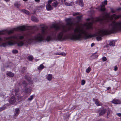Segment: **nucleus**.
Masks as SVG:
<instances>
[{
  "instance_id": "nucleus-37",
  "label": "nucleus",
  "mask_w": 121,
  "mask_h": 121,
  "mask_svg": "<svg viewBox=\"0 0 121 121\" xmlns=\"http://www.w3.org/2000/svg\"><path fill=\"white\" fill-rule=\"evenodd\" d=\"M111 12L112 13H114L115 11L114 9H111Z\"/></svg>"
},
{
  "instance_id": "nucleus-4",
  "label": "nucleus",
  "mask_w": 121,
  "mask_h": 121,
  "mask_svg": "<svg viewBox=\"0 0 121 121\" xmlns=\"http://www.w3.org/2000/svg\"><path fill=\"white\" fill-rule=\"evenodd\" d=\"M27 30L26 27L24 26H23L17 27L16 28H14L12 30L9 31L7 30L0 31V35H4L6 33L8 34H10L13 33L14 31H23Z\"/></svg>"
},
{
  "instance_id": "nucleus-6",
  "label": "nucleus",
  "mask_w": 121,
  "mask_h": 121,
  "mask_svg": "<svg viewBox=\"0 0 121 121\" xmlns=\"http://www.w3.org/2000/svg\"><path fill=\"white\" fill-rule=\"evenodd\" d=\"M20 110L18 108L15 109L14 112V114L13 115V117H15L17 116L19 114L20 112Z\"/></svg>"
},
{
  "instance_id": "nucleus-26",
  "label": "nucleus",
  "mask_w": 121,
  "mask_h": 121,
  "mask_svg": "<svg viewBox=\"0 0 121 121\" xmlns=\"http://www.w3.org/2000/svg\"><path fill=\"white\" fill-rule=\"evenodd\" d=\"M66 53L64 52H60V55H61L63 56H65Z\"/></svg>"
},
{
  "instance_id": "nucleus-1",
  "label": "nucleus",
  "mask_w": 121,
  "mask_h": 121,
  "mask_svg": "<svg viewBox=\"0 0 121 121\" xmlns=\"http://www.w3.org/2000/svg\"><path fill=\"white\" fill-rule=\"evenodd\" d=\"M121 16L120 15H117L113 14L111 16L108 15L106 19L103 17H99L94 18L92 17L87 19V22L84 25H78L74 30V33L70 36L72 40H79L82 39H87L93 36H96L98 41L101 40V36L110 33L116 32L121 31V21L112 22L108 29H101L98 32V34L91 35L89 34L87 29L92 28V24L95 22L104 20L107 22L111 20L113 18L115 19H119Z\"/></svg>"
},
{
  "instance_id": "nucleus-38",
  "label": "nucleus",
  "mask_w": 121,
  "mask_h": 121,
  "mask_svg": "<svg viewBox=\"0 0 121 121\" xmlns=\"http://www.w3.org/2000/svg\"><path fill=\"white\" fill-rule=\"evenodd\" d=\"M35 1L38 3H39L40 2V0H35Z\"/></svg>"
},
{
  "instance_id": "nucleus-31",
  "label": "nucleus",
  "mask_w": 121,
  "mask_h": 121,
  "mask_svg": "<svg viewBox=\"0 0 121 121\" xmlns=\"http://www.w3.org/2000/svg\"><path fill=\"white\" fill-rule=\"evenodd\" d=\"M79 14H80V13H73V15L74 16H75L77 15H79Z\"/></svg>"
},
{
  "instance_id": "nucleus-2",
  "label": "nucleus",
  "mask_w": 121,
  "mask_h": 121,
  "mask_svg": "<svg viewBox=\"0 0 121 121\" xmlns=\"http://www.w3.org/2000/svg\"><path fill=\"white\" fill-rule=\"evenodd\" d=\"M41 31L34 36L26 38L25 35H17L8 37H1V46L5 47L7 45L13 46L16 44L19 46H22L30 44L34 41L40 42L44 39V37L47 35L46 39L47 41L54 40V33L48 32L46 30L47 27L44 25H40Z\"/></svg>"
},
{
  "instance_id": "nucleus-44",
  "label": "nucleus",
  "mask_w": 121,
  "mask_h": 121,
  "mask_svg": "<svg viewBox=\"0 0 121 121\" xmlns=\"http://www.w3.org/2000/svg\"><path fill=\"white\" fill-rule=\"evenodd\" d=\"M98 121H103L102 120H100Z\"/></svg>"
},
{
  "instance_id": "nucleus-19",
  "label": "nucleus",
  "mask_w": 121,
  "mask_h": 121,
  "mask_svg": "<svg viewBox=\"0 0 121 121\" xmlns=\"http://www.w3.org/2000/svg\"><path fill=\"white\" fill-rule=\"evenodd\" d=\"M73 4V3L72 2H71L70 3H68L67 2H65V4L66 6H71Z\"/></svg>"
},
{
  "instance_id": "nucleus-3",
  "label": "nucleus",
  "mask_w": 121,
  "mask_h": 121,
  "mask_svg": "<svg viewBox=\"0 0 121 121\" xmlns=\"http://www.w3.org/2000/svg\"><path fill=\"white\" fill-rule=\"evenodd\" d=\"M66 21L67 24L65 26H59L55 24H53L52 28L56 30H62V31L59 33L57 36H54L53 37L54 40L62 41L65 40L67 38V36L64 33L70 30L73 28L72 23L70 19H66Z\"/></svg>"
},
{
  "instance_id": "nucleus-42",
  "label": "nucleus",
  "mask_w": 121,
  "mask_h": 121,
  "mask_svg": "<svg viewBox=\"0 0 121 121\" xmlns=\"http://www.w3.org/2000/svg\"><path fill=\"white\" fill-rule=\"evenodd\" d=\"M56 54L57 55H60V52H59V53H56Z\"/></svg>"
},
{
  "instance_id": "nucleus-35",
  "label": "nucleus",
  "mask_w": 121,
  "mask_h": 121,
  "mask_svg": "<svg viewBox=\"0 0 121 121\" xmlns=\"http://www.w3.org/2000/svg\"><path fill=\"white\" fill-rule=\"evenodd\" d=\"M102 60L104 61H105L106 60V58L105 57H104L102 58Z\"/></svg>"
},
{
  "instance_id": "nucleus-39",
  "label": "nucleus",
  "mask_w": 121,
  "mask_h": 121,
  "mask_svg": "<svg viewBox=\"0 0 121 121\" xmlns=\"http://www.w3.org/2000/svg\"><path fill=\"white\" fill-rule=\"evenodd\" d=\"M95 54H94L93 55L94 56H95V57H97L98 55H95Z\"/></svg>"
},
{
  "instance_id": "nucleus-27",
  "label": "nucleus",
  "mask_w": 121,
  "mask_h": 121,
  "mask_svg": "<svg viewBox=\"0 0 121 121\" xmlns=\"http://www.w3.org/2000/svg\"><path fill=\"white\" fill-rule=\"evenodd\" d=\"M22 85H23L25 87H26L27 85V84L26 82L25 81L23 82L22 83Z\"/></svg>"
},
{
  "instance_id": "nucleus-12",
  "label": "nucleus",
  "mask_w": 121,
  "mask_h": 121,
  "mask_svg": "<svg viewBox=\"0 0 121 121\" xmlns=\"http://www.w3.org/2000/svg\"><path fill=\"white\" fill-rule=\"evenodd\" d=\"M106 110L105 108H102L101 110V112L99 113L100 115H102L104 114L106 112Z\"/></svg>"
},
{
  "instance_id": "nucleus-32",
  "label": "nucleus",
  "mask_w": 121,
  "mask_h": 121,
  "mask_svg": "<svg viewBox=\"0 0 121 121\" xmlns=\"http://www.w3.org/2000/svg\"><path fill=\"white\" fill-rule=\"evenodd\" d=\"M52 0H49L48 1V3L47 4H51V3L52 2Z\"/></svg>"
},
{
  "instance_id": "nucleus-24",
  "label": "nucleus",
  "mask_w": 121,
  "mask_h": 121,
  "mask_svg": "<svg viewBox=\"0 0 121 121\" xmlns=\"http://www.w3.org/2000/svg\"><path fill=\"white\" fill-rule=\"evenodd\" d=\"M91 68L89 67L86 70V73H89L91 71Z\"/></svg>"
},
{
  "instance_id": "nucleus-9",
  "label": "nucleus",
  "mask_w": 121,
  "mask_h": 121,
  "mask_svg": "<svg viewBox=\"0 0 121 121\" xmlns=\"http://www.w3.org/2000/svg\"><path fill=\"white\" fill-rule=\"evenodd\" d=\"M76 3L78 4L81 7H82L83 6V3L82 0H78L77 1Z\"/></svg>"
},
{
  "instance_id": "nucleus-15",
  "label": "nucleus",
  "mask_w": 121,
  "mask_h": 121,
  "mask_svg": "<svg viewBox=\"0 0 121 121\" xmlns=\"http://www.w3.org/2000/svg\"><path fill=\"white\" fill-rule=\"evenodd\" d=\"M58 4L57 1L54 2L52 4V6L54 7H56L57 6Z\"/></svg>"
},
{
  "instance_id": "nucleus-5",
  "label": "nucleus",
  "mask_w": 121,
  "mask_h": 121,
  "mask_svg": "<svg viewBox=\"0 0 121 121\" xmlns=\"http://www.w3.org/2000/svg\"><path fill=\"white\" fill-rule=\"evenodd\" d=\"M107 0H105L104 2H102V5L98 7L97 9L99 11H104L105 9L104 8V6L105 5L107 4Z\"/></svg>"
},
{
  "instance_id": "nucleus-20",
  "label": "nucleus",
  "mask_w": 121,
  "mask_h": 121,
  "mask_svg": "<svg viewBox=\"0 0 121 121\" xmlns=\"http://www.w3.org/2000/svg\"><path fill=\"white\" fill-rule=\"evenodd\" d=\"M14 6L17 8H19L20 6V4L16 2L14 4Z\"/></svg>"
},
{
  "instance_id": "nucleus-23",
  "label": "nucleus",
  "mask_w": 121,
  "mask_h": 121,
  "mask_svg": "<svg viewBox=\"0 0 121 121\" xmlns=\"http://www.w3.org/2000/svg\"><path fill=\"white\" fill-rule=\"evenodd\" d=\"M33 58V56H28V59L30 61H32Z\"/></svg>"
},
{
  "instance_id": "nucleus-40",
  "label": "nucleus",
  "mask_w": 121,
  "mask_h": 121,
  "mask_svg": "<svg viewBox=\"0 0 121 121\" xmlns=\"http://www.w3.org/2000/svg\"><path fill=\"white\" fill-rule=\"evenodd\" d=\"M111 89V87H108L107 88V90H109Z\"/></svg>"
},
{
  "instance_id": "nucleus-45",
  "label": "nucleus",
  "mask_w": 121,
  "mask_h": 121,
  "mask_svg": "<svg viewBox=\"0 0 121 121\" xmlns=\"http://www.w3.org/2000/svg\"><path fill=\"white\" fill-rule=\"evenodd\" d=\"M24 1H27V0H23Z\"/></svg>"
},
{
  "instance_id": "nucleus-43",
  "label": "nucleus",
  "mask_w": 121,
  "mask_h": 121,
  "mask_svg": "<svg viewBox=\"0 0 121 121\" xmlns=\"http://www.w3.org/2000/svg\"><path fill=\"white\" fill-rule=\"evenodd\" d=\"M121 9V8H119L117 9L118 10H119Z\"/></svg>"
},
{
  "instance_id": "nucleus-46",
  "label": "nucleus",
  "mask_w": 121,
  "mask_h": 121,
  "mask_svg": "<svg viewBox=\"0 0 121 121\" xmlns=\"http://www.w3.org/2000/svg\"><path fill=\"white\" fill-rule=\"evenodd\" d=\"M109 112H108V113H107V116L108 115V114H109Z\"/></svg>"
},
{
  "instance_id": "nucleus-21",
  "label": "nucleus",
  "mask_w": 121,
  "mask_h": 121,
  "mask_svg": "<svg viewBox=\"0 0 121 121\" xmlns=\"http://www.w3.org/2000/svg\"><path fill=\"white\" fill-rule=\"evenodd\" d=\"M22 12L25 13L26 14H29V13L28 11L25 9H23L21 10Z\"/></svg>"
},
{
  "instance_id": "nucleus-41",
  "label": "nucleus",
  "mask_w": 121,
  "mask_h": 121,
  "mask_svg": "<svg viewBox=\"0 0 121 121\" xmlns=\"http://www.w3.org/2000/svg\"><path fill=\"white\" fill-rule=\"evenodd\" d=\"M94 43H92L91 44V47H93V46L94 45Z\"/></svg>"
},
{
  "instance_id": "nucleus-14",
  "label": "nucleus",
  "mask_w": 121,
  "mask_h": 121,
  "mask_svg": "<svg viewBox=\"0 0 121 121\" xmlns=\"http://www.w3.org/2000/svg\"><path fill=\"white\" fill-rule=\"evenodd\" d=\"M32 20L34 22H38L39 21L38 19L35 17H33L31 18Z\"/></svg>"
},
{
  "instance_id": "nucleus-33",
  "label": "nucleus",
  "mask_w": 121,
  "mask_h": 121,
  "mask_svg": "<svg viewBox=\"0 0 121 121\" xmlns=\"http://www.w3.org/2000/svg\"><path fill=\"white\" fill-rule=\"evenodd\" d=\"M5 108L4 107H1L0 108V111H1L2 110L5 109Z\"/></svg>"
},
{
  "instance_id": "nucleus-18",
  "label": "nucleus",
  "mask_w": 121,
  "mask_h": 121,
  "mask_svg": "<svg viewBox=\"0 0 121 121\" xmlns=\"http://www.w3.org/2000/svg\"><path fill=\"white\" fill-rule=\"evenodd\" d=\"M44 66L42 64H41L39 66L38 68V69L39 70H41L44 68Z\"/></svg>"
},
{
  "instance_id": "nucleus-47",
  "label": "nucleus",
  "mask_w": 121,
  "mask_h": 121,
  "mask_svg": "<svg viewBox=\"0 0 121 121\" xmlns=\"http://www.w3.org/2000/svg\"><path fill=\"white\" fill-rule=\"evenodd\" d=\"M64 0L65 1V0Z\"/></svg>"
},
{
  "instance_id": "nucleus-25",
  "label": "nucleus",
  "mask_w": 121,
  "mask_h": 121,
  "mask_svg": "<svg viewBox=\"0 0 121 121\" xmlns=\"http://www.w3.org/2000/svg\"><path fill=\"white\" fill-rule=\"evenodd\" d=\"M82 16L81 15L77 17V18L78 21H80L81 19Z\"/></svg>"
},
{
  "instance_id": "nucleus-29",
  "label": "nucleus",
  "mask_w": 121,
  "mask_h": 121,
  "mask_svg": "<svg viewBox=\"0 0 121 121\" xmlns=\"http://www.w3.org/2000/svg\"><path fill=\"white\" fill-rule=\"evenodd\" d=\"M33 95L31 96L30 97L28 98V100L30 101H31L33 99Z\"/></svg>"
},
{
  "instance_id": "nucleus-17",
  "label": "nucleus",
  "mask_w": 121,
  "mask_h": 121,
  "mask_svg": "<svg viewBox=\"0 0 121 121\" xmlns=\"http://www.w3.org/2000/svg\"><path fill=\"white\" fill-rule=\"evenodd\" d=\"M7 75L8 76L11 77H13L14 76V74L11 72H9L7 73Z\"/></svg>"
},
{
  "instance_id": "nucleus-11",
  "label": "nucleus",
  "mask_w": 121,
  "mask_h": 121,
  "mask_svg": "<svg viewBox=\"0 0 121 121\" xmlns=\"http://www.w3.org/2000/svg\"><path fill=\"white\" fill-rule=\"evenodd\" d=\"M93 101H95V104L98 106H101L102 105V104L100 103L97 99H96L95 100V99H93Z\"/></svg>"
},
{
  "instance_id": "nucleus-22",
  "label": "nucleus",
  "mask_w": 121,
  "mask_h": 121,
  "mask_svg": "<svg viewBox=\"0 0 121 121\" xmlns=\"http://www.w3.org/2000/svg\"><path fill=\"white\" fill-rule=\"evenodd\" d=\"M15 95L18 98V100H19L20 99V96H19V95L17 96V93H18L17 91H16V90H15Z\"/></svg>"
},
{
  "instance_id": "nucleus-30",
  "label": "nucleus",
  "mask_w": 121,
  "mask_h": 121,
  "mask_svg": "<svg viewBox=\"0 0 121 121\" xmlns=\"http://www.w3.org/2000/svg\"><path fill=\"white\" fill-rule=\"evenodd\" d=\"M12 52L13 53H16L18 52V51L17 50H14Z\"/></svg>"
},
{
  "instance_id": "nucleus-10",
  "label": "nucleus",
  "mask_w": 121,
  "mask_h": 121,
  "mask_svg": "<svg viewBox=\"0 0 121 121\" xmlns=\"http://www.w3.org/2000/svg\"><path fill=\"white\" fill-rule=\"evenodd\" d=\"M112 103L116 104H119L121 103L120 101L117 99H115L112 101Z\"/></svg>"
},
{
  "instance_id": "nucleus-7",
  "label": "nucleus",
  "mask_w": 121,
  "mask_h": 121,
  "mask_svg": "<svg viewBox=\"0 0 121 121\" xmlns=\"http://www.w3.org/2000/svg\"><path fill=\"white\" fill-rule=\"evenodd\" d=\"M16 100L15 97L14 96H12L9 100V103L11 104H16Z\"/></svg>"
},
{
  "instance_id": "nucleus-36",
  "label": "nucleus",
  "mask_w": 121,
  "mask_h": 121,
  "mask_svg": "<svg viewBox=\"0 0 121 121\" xmlns=\"http://www.w3.org/2000/svg\"><path fill=\"white\" fill-rule=\"evenodd\" d=\"M117 115L118 116L121 117V113H117Z\"/></svg>"
},
{
  "instance_id": "nucleus-13",
  "label": "nucleus",
  "mask_w": 121,
  "mask_h": 121,
  "mask_svg": "<svg viewBox=\"0 0 121 121\" xmlns=\"http://www.w3.org/2000/svg\"><path fill=\"white\" fill-rule=\"evenodd\" d=\"M47 79L49 81L51 80L52 78V75L51 74H49L47 76Z\"/></svg>"
},
{
  "instance_id": "nucleus-8",
  "label": "nucleus",
  "mask_w": 121,
  "mask_h": 121,
  "mask_svg": "<svg viewBox=\"0 0 121 121\" xmlns=\"http://www.w3.org/2000/svg\"><path fill=\"white\" fill-rule=\"evenodd\" d=\"M46 8L48 11H50L52 10L53 8L51 6V4H47L46 6Z\"/></svg>"
},
{
  "instance_id": "nucleus-16",
  "label": "nucleus",
  "mask_w": 121,
  "mask_h": 121,
  "mask_svg": "<svg viewBox=\"0 0 121 121\" xmlns=\"http://www.w3.org/2000/svg\"><path fill=\"white\" fill-rule=\"evenodd\" d=\"M109 45L111 46H114L115 45L114 41H111L109 42Z\"/></svg>"
},
{
  "instance_id": "nucleus-34",
  "label": "nucleus",
  "mask_w": 121,
  "mask_h": 121,
  "mask_svg": "<svg viewBox=\"0 0 121 121\" xmlns=\"http://www.w3.org/2000/svg\"><path fill=\"white\" fill-rule=\"evenodd\" d=\"M114 68V69L115 71H116L117 70L118 68L116 66H115Z\"/></svg>"
},
{
  "instance_id": "nucleus-28",
  "label": "nucleus",
  "mask_w": 121,
  "mask_h": 121,
  "mask_svg": "<svg viewBox=\"0 0 121 121\" xmlns=\"http://www.w3.org/2000/svg\"><path fill=\"white\" fill-rule=\"evenodd\" d=\"M85 80H82V81L81 84L82 85H84L85 84Z\"/></svg>"
}]
</instances>
